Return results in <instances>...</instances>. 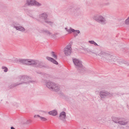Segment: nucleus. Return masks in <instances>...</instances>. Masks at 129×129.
Masks as SVG:
<instances>
[{
	"mask_svg": "<svg viewBox=\"0 0 129 129\" xmlns=\"http://www.w3.org/2000/svg\"><path fill=\"white\" fill-rule=\"evenodd\" d=\"M66 113L64 112H62L60 114L59 117L60 119L64 120L66 118Z\"/></svg>",
	"mask_w": 129,
	"mask_h": 129,
	"instance_id": "obj_7",
	"label": "nucleus"
},
{
	"mask_svg": "<svg viewBox=\"0 0 129 129\" xmlns=\"http://www.w3.org/2000/svg\"><path fill=\"white\" fill-rule=\"evenodd\" d=\"M16 29L17 30L21 31H23L24 30V28L21 27H16Z\"/></svg>",
	"mask_w": 129,
	"mask_h": 129,
	"instance_id": "obj_11",
	"label": "nucleus"
},
{
	"mask_svg": "<svg viewBox=\"0 0 129 129\" xmlns=\"http://www.w3.org/2000/svg\"><path fill=\"white\" fill-rule=\"evenodd\" d=\"M46 58L48 60L51 61L54 64H58L56 60H55L52 58L49 57H46Z\"/></svg>",
	"mask_w": 129,
	"mask_h": 129,
	"instance_id": "obj_8",
	"label": "nucleus"
},
{
	"mask_svg": "<svg viewBox=\"0 0 129 129\" xmlns=\"http://www.w3.org/2000/svg\"><path fill=\"white\" fill-rule=\"evenodd\" d=\"M48 113L50 115L54 116L56 115L57 114V112L55 110L50 111L48 112Z\"/></svg>",
	"mask_w": 129,
	"mask_h": 129,
	"instance_id": "obj_9",
	"label": "nucleus"
},
{
	"mask_svg": "<svg viewBox=\"0 0 129 129\" xmlns=\"http://www.w3.org/2000/svg\"><path fill=\"white\" fill-rule=\"evenodd\" d=\"M95 45H97V44L94 42V43L93 44Z\"/></svg>",
	"mask_w": 129,
	"mask_h": 129,
	"instance_id": "obj_21",
	"label": "nucleus"
},
{
	"mask_svg": "<svg viewBox=\"0 0 129 129\" xmlns=\"http://www.w3.org/2000/svg\"><path fill=\"white\" fill-rule=\"evenodd\" d=\"M73 62L75 64L77 67H81L82 66L81 61L77 59H73Z\"/></svg>",
	"mask_w": 129,
	"mask_h": 129,
	"instance_id": "obj_5",
	"label": "nucleus"
},
{
	"mask_svg": "<svg viewBox=\"0 0 129 129\" xmlns=\"http://www.w3.org/2000/svg\"><path fill=\"white\" fill-rule=\"evenodd\" d=\"M100 18L101 19V20L100 19V21L101 22H102L103 21H104V18L102 17H100Z\"/></svg>",
	"mask_w": 129,
	"mask_h": 129,
	"instance_id": "obj_16",
	"label": "nucleus"
},
{
	"mask_svg": "<svg viewBox=\"0 0 129 129\" xmlns=\"http://www.w3.org/2000/svg\"><path fill=\"white\" fill-rule=\"evenodd\" d=\"M65 29H67V28H65Z\"/></svg>",
	"mask_w": 129,
	"mask_h": 129,
	"instance_id": "obj_23",
	"label": "nucleus"
},
{
	"mask_svg": "<svg viewBox=\"0 0 129 129\" xmlns=\"http://www.w3.org/2000/svg\"><path fill=\"white\" fill-rule=\"evenodd\" d=\"M26 4L28 5H36L38 6L41 5L40 4L34 0H28Z\"/></svg>",
	"mask_w": 129,
	"mask_h": 129,
	"instance_id": "obj_3",
	"label": "nucleus"
},
{
	"mask_svg": "<svg viewBox=\"0 0 129 129\" xmlns=\"http://www.w3.org/2000/svg\"><path fill=\"white\" fill-rule=\"evenodd\" d=\"M2 69H5L4 71L5 72H7L8 71V69L7 68L4 67H2Z\"/></svg>",
	"mask_w": 129,
	"mask_h": 129,
	"instance_id": "obj_15",
	"label": "nucleus"
},
{
	"mask_svg": "<svg viewBox=\"0 0 129 129\" xmlns=\"http://www.w3.org/2000/svg\"><path fill=\"white\" fill-rule=\"evenodd\" d=\"M42 15H43L42 16L43 17V18H45V17L46 18L47 17V15H46V14H42Z\"/></svg>",
	"mask_w": 129,
	"mask_h": 129,
	"instance_id": "obj_18",
	"label": "nucleus"
},
{
	"mask_svg": "<svg viewBox=\"0 0 129 129\" xmlns=\"http://www.w3.org/2000/svg\"><path fill=\"white\" fill-rule=\"evenodd\" d=\"M74 32L75 33H80V31L79 30H75V31Z\"/></svg>",
	"mask_w": 129,
	"mask_h": 129,
	"instance_id": "obj_19",
	"label": "nucleus"
},
{
	"mask_svg": "<svg viewBox=\"0 0 129 129\" xmlns=\"http://www.w3.org/2000/svg\"><path fill=\"white\" fill-rule=\"evenodd\" d=\"M125 23L126 24H129V17L125 21Z\"/></svg>",
	"mask_w": 129,
	"mask_h": 129,
	"instance_id": "obj_13",
	"label": "nucleus"
},
{
	"mask_svg": "<svg viewBox=\"0 0 129 129\" xmlns=\"http://www.w3.org/2000/svg\"><path fill=\"white\" fill-rule=\"evenodd\" d=\"M100 96L102 98L104 97L107 95V93L105 92L104 91H102L100 92Z\"/></svg>",
	"mask_w": 129,
	"mask_h": 129,
	"instance_id": "obj_10",
	"label": "nucleus"
},
{
	"mask_svg": "<svg viewBox=\"0 0 129 129\" xmlns=\"http://www.w3.org/2000/svg\"><path fill=\"white\" fill-rule=\"evenodd\" d=\"M47 86L49 88L54 89L55 90L57 91V87L54 85L53 83L50 82H48L46 84Z\"/></svg>",
	"mask_w": 129,
	"mask_h": 129,
	"instance_id": "obj_4",
	"label": "nucleus"
},
{
	"mask_svg": "<svg viewBox=\"0 0 129 129\" xmlns=\"http://www.w3.org/2000/svg\"><path fill=\"white\" fill-rule=\"evenodd\" d=\"M72 48L71 46H67L64 48V50L65 54L66 55H70L72 52Z\"/></svg>",
	"mask_w": 129,
	"mask_h": 129,
	"instance_id": "obj_2",
	"label": "nucleus"
},
{
	"mask_svg": "<svg viewBox=\"0 0 129 129\" xmlns=\"http://www.w3.org/2000/svg\"><path fill=\"white\" fill-rule=\"evenodd\" d=\"M119 123L121 125H124L126 124V123H124L123 122H119Z\"/></svg>",
	"mask_w": 129,
	"mask_h": 129,
	"instance_id": "obj_17",
	"label": "nucleus"
},
{
	"mask_svg": "<svg viewBox=\"0 0 129 129\" xmlns=\"http://www.w3.org/2000/svg\"><path fill=\"white\" fill-rule=\"evenodd\" d=\"M67 30L69 33H71L72 32H74L75 31V30L71 28H70L69 29Z\"/></svg>",
	"mask_w": 129,
	"mask_h": 129,
	"instance_id": "obj_12",
	"label": "nucleus"
},
{
	"mask_svg": "<svg viewBox=\"0 0 129 129\" xmlns=\"http://www.w3.org/2000/svg\"><path fill=\"white\" fill-rule=\"evenodd\" d=\"M34 117L35 118H37L39 117L41 120L43 121H46L47 120V118L45 117L40 116L39 115H35L34 116Z\"/></svg>",
	"mask_w": 129,
	"mask_h": 129,
	"instance_id": "obj_6",
	"label": "nucleus"
},
{
	"mask_svg": "<svg viewBox=\"0 0 129 129\" xmlns=\"http://www.w3.org/2000/svg\"><path fill=\"white\" fill-rule=\"evenodd\" d=\"M89 42L90 43L92 44H93L94 43V42L93 41H89Z\"/></svg>",
	"mask_w": 129,
	"mask_h": 129,
	"instance_id": "obj_20",
	"label": "nucleus"
},
{
	"mask_svg": "<svg viewBox=\"0 0 129 129\" xmlns=\"http://www.w3.org/2000/svg\"><path fill=\"white\" fill-rule=\"evenodd\" d=\"M52 55L53 57L54 58L56 59L57 58V56L56 54L54 52H52Z\"/></svg>",
	"mask_w": 129,
	"mask_h": 129,
	"instance_id": "obj_14",
	"label": "nucleus"
},
{
	"mask_svg": "<svg viewBox=\"0 0 129 129\" xmlns=\"http://www.w3.org/2000/svg\"><path fill=\"white\" fill-rule=\"evenodd\" d=\"M11 129H15L13 127H11Z\"/></svg>",
	"mask_w": 129,
	"mask_h": 129,
	"instance_id": "obj_22",
	"label": "nucleus"
},
{
	"mask_svg": "<svg viewBox=\"0 0 129 129\" xmlns=\"http://www.w3.org/2000/svg\"><path fill=\"white\" fill-rule=\"evenodd\" d=\"M20 61L24 64L27 65H35L36 64V61L30 59H22L20 60Z\"/></svg>",
	"mask_w": 129,
	"mask_h": 129,
	"instance_id": "obj_1",
	"label": "nucleus"
}]
</instances>
